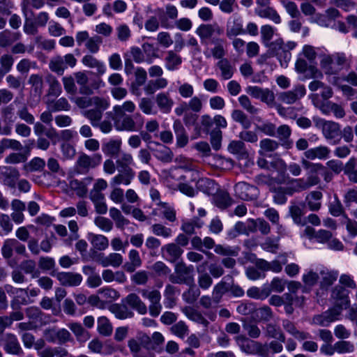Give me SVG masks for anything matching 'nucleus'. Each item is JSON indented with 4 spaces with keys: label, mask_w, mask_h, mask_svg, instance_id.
<instances>
[{
    "label": "nucleus",
    "mask_w": 357,
    "mask_h": 357,
    "mask_svg": "<svg viewBox=\"0 0 357 357\" xmlns=\"http://www.w3.org/2000/svg\"><path fill=\"white\" fill-rule=\"evenodd\" d=\"M135 176V172L133 169L119 171V174L111 180L110 184L112 186H116L121 184L128 185L130 184Z\"/></svg>",
    "instance_id": "nucleus-40"
},
{
    "label": "nucleus",
    "mask_w": 357,
    "mask_h": 357,
    "mask_svg": "<svg viewBox=\"0 0 357 357\" xmlns=\"http://www.w3.org/2000/svg\"><path fill=\"white\" fill-rule=\"evenodd\" d=\"M122 141L121 139H110L108 142L102 144V151L105 155L117 157L119 155Z\"/></svg>",
    "instance_id": "nucleus-32"
},
{
    "label": "nucleus",
    "mask_w": 357,
    "mask_h": 357,
    "mask_svg": "<svg viewBox=\"0 0 357 357\" xmlns=\"http://www.w3.org/2000/svg\"><path fill=\"white\" fill-rule=\"evenodd\" d=\"M215 66L218 70L219 77L222 80L231 79L236 70L235 65L232 64L228 59L219 60Z\"/></svg>",
    "instance_id": "nucleus-23"
},
{
    "label": "nucleus",
    "mask_w": 357,
    "mask_h": 357,
    "mask_svg": "<svg viewBox=\"0 0 357 357\" xmlns=\"http://www.w3.org/2000/svg\"><path fill=\"white\" fill-rule=\"evenodd\" d=\"M102 160L100 153L88 155L79 153L74 166V172L77 174H87L91 169L98 167Z\"/></svg>",
    "instance_id": "nucleus-4"
},
{
    "label": "nucleus",
    "mask_w": 357,
    "mask_h": 357,
    "mask_svg": "<svg viewBox=\"0 0 357 357\" xmlns=\"http://www.w3.org/2000/svg\"><path fill=\"white\" fill-rule=\"evenodd\" d=\"M189 288L187 291H184L182 294L183 299L188 304H193L199 297L201 291L195 283L192 284H187Z\"/></svg>",
    "instance_id": "nucleus-56"
},
{
    "label": "nucleus",
    "mask_w": 357,
    "mask_h": 357,
    "mask_svg": "<svg viewBox=\"0 0 357 357\" xmlns=\"http://www.w3.org/2000/svg\"><path fill=\"white\" fill-rule=\"evenodd\" d=\"M173 130L176 136V146L178 148L185 147L188 144L189 137L181 120H174Z\"/></svg>",
    "instance_id": "nucleus-28"
},
{
    "label": "nucleus",
    "mask_w": 357,
    "mask_h": 357,
    "mask_svg": "<svg viewBox=\"0 0 357 357\" xmlns=\"http://www.w3.org/2000/svg\"><path fill=\"white\" fill-rule=\"evenodd\" d=\"M47 106L48 109L54 112L68 111L70 109V105L68 100L63 97L56 100H48L47 102Z\"/></svg>",
    "instance_id": "nucleus-54"
},
{
    "label": "nucleus",
    "mask_w": 357,
    "mask_h": 357,
    "mask_svg": "<svg viewBox=\"0 0 357 357\" xmlns=\"http://www.w3.org/2000/svg\"><path fill=\"white\" fill-rule=\"evenodd\" d=\"M294 182L296 186L298 192L305 191L311 187L318 185L321 180L318 175H307L306 179L302 178H293Z\"/></svg>",
    "instance_id": "nucleus-35"
},
{
    "label": "nucleus",
    "mask_w": 357,
    "mask_h": 357,
    "mask_svg": "<svg viewBox=\"0 0 357 357\" xmlns=\"http://www.w3.org/2000/svg\"><path fill=\"white\" fill-rule=\"evenodd\" d=\"M316 126L321 128L323 135L327 139H339L341 135L340 126L338 123L326 121L324 119L319 120Z\"/></svg>",
    "instance_id": "nucleus-13"
},
{
    "label": "nucleus",
    "mask_w": 357,
    "mask_h": 357,
    "mask_svg": "<svg viewBox=\"0 0 357 357\" xmlns=\"http://www.w3.org/2000/svg\"><path fill=\"white\" fill-rule=\"evenodd\" d=\"M282 326L287 333L298 341L306 340L311 337V335L309 333L298 330L295 323L289 319H283L282 321Z\"/></svg>",
    "instance_id": "nucleus-26"
},
{
    "label": "nucleus",
    "mask_w": 357,
    "mask_h": 357,
    "mask_svg": "<svg viewBox=\"0 0 357 357\" xmlns=\"http://www.w3.org/2000/svg\"><path fill=\"white\" fill-rule=\"evenodd\" d=\"M197 172H190V181L195 183L197 191H201L206 195H213L216 192L217 184L214 180L206 177L197 178Z\"/></svg>",
    "instance_id": "nucleus-11"
},
{
    "label": "nucleus",
    "mask_w": 357,
    "mask_h": 357,
    "mask_svg": "<svg viewBox=\"0 0 357 357\" xmlns=\"http://www.w3.org/2000/svg\"><path fill=\"white\" fill-rule=\"evenodd\" d=\"M231 116L232 119L241 125L243 128L248 129L252 126V121L248 116L242 110L234 109L232 111Z\"/></svg>",
    "instance_id": "nucleus-57"
},
{
    "label": "nucleus",
    "mask_w": 357,
    "mask_h": 357,
    "mask_svg": "<svg viewBox=\"0 0 357 357\" xmlns=\"http://www.w3.org/2000/svg\"><path fill=\"white\" fill-rule=\"evenodd\" d=\"M93 104L94 107L82 112L83 116L89 121L93 127L102 120L104 111L109 107L107 101L99 97H93Z\"/></svg>",
    "instance_id": "nucleus-6"
},
{
    "label": "nucleus",
    "mask_w": 357,
    "mask_h": 357,
    "mask_svg": "<svg viewBox=\"0 0 357 357\" xmlns=\"http://www.w3.org/2000/svg\"><path fill=\"white\" fill-rule=\"evenodd\" d=\"M229 291V284L223 280L216 284L213 289L212 299L215 303H219L222 296Z\"/></svg>",
    "instance_id": "nucleus-58"
},
{
    "label": "nucleus",
    "mask_w": 357,
    "mask_h": 357,
    "mask_svg": "<svg viewBox=\"0 0 357 357\" xmlns=\"http://www.w3.org/2000/svg\"><path fill=\"white\" fill-rule=\"evenodd\" d=\"M306 93V89L304 85L298 84L293 89L283 91L278 94V100L284 104H294Z\"/></svg>",
    "instance_id": "nucleus-14"
},
{
    "label": "nucleus",
    "mask_w": 357,
    "mask_h": 357,
    "mask_svg": "<svg viewBox=\"0 0 357 357\" xmlns=\"http://www.w3.org/2000/svg\"><path fill=\"white\" fill-rule=\"evenodd\" d=\"M291 130L287 125H282L275 130V136L279 139L282 146L285 149H289L293 146V141L290 139Z\"/></svg>",
    "instance_id": "nucleus-33"
},
{
    "label": "nucleus",
    "mask_w": 357,
    "mask_h": 357,
    "mask_svg": "<svg viewBox=\"0 0 357 357\" xmlns=\"http://www.w3.org/2000/svg\"><path fill=\"white\" fill-rule=\"evenodd\" d=\"M213 124V119L208 114H204L201 116L199 123L195 126V130L199 135L202 133L208 135L212 130Z\"/></svg>",
    "instance_id": "nucleus-42"
},
{
    "label": "nucleus",
    "mask_w": 357,
    "mask_h": 357,
    "mask_svg": "<svg viewBox=\"0 0 357 357\" xmlns=\"http://www.w3.org/2000/svg\"><path fill=\"white\" fill-rule=\"evenodd\" d=\"M169 280L173 284H192L195 281L193 266H187L183 262L177 263L174 272L169 275Z\"/></svg>",
    "instance_id": "nucleus-5"
},
{
    "label": "nucleus",
    "mask_w": 357,
    "mask_h": 357,
    "mask_svg": "<svg viewBox=\"0 0 357 357\" xmlns=\"http://www.w3.org/2000/svg\"><path fill=\"white\" fill-rule=\"evenodd\" d=\"M349 64V59L344 52L324 55L320 61L321 68L327 75L337 74Z\"/></svg>",
    "instance_id": "nucleus-3"
},
{
    "label": "nucleus",
    "mask_w": 357,
    "mask_h": 357,
    "mask_svg": "<svg viewBox=\"0 0 357 357\" xmlns=\"http://www.w3.org/2000/svg\"><path fill=\"white\" fill-rule=\"evenodd\" d=\"M21 34L18 32H12L6 29L0 33V47H6L18 40Z\"/></svg>",
    "instance_id": "nucleus-49"
},
{
    "label": "nucleus",
    "mask_w": 357,
    "mask_h": 357,
    "mask_svg": "<svg viewBox=\"0 0 357 357\" xmlns=\"http://www.w3.org/2000/svg\"><path fill=\"white\" fill-rule=\"evenodd\" d=\"M178 289L172 284H167L164 291V304L167 308H172L176 304V294Z\"/></svg>",
    "instance_id": "nucleus-55"
},
{
    "label": "nucleus",
    "mask_w": 357,
    "mask_h": 357,
    "mask_svg": "<svg viewBox=\"0 0 357 357\" xmlns=\"http://www.w3.org/2000/svg\"><path fill=\"white\" fill-rule=\"evenodd\" d=\"M25 314L26 317L36 325L42 324L44 313L42 312L39 307L35 306L29 307L26 308Z\"/></svg>",
    "instance_id": "nucleus-62"
},
{
    "label": "nucleus",
    "mask_w": 357,
    "mask_h": 357,
    "mask_svg": "<svg viewBox=\"0 0 357 357\" xmlns=\"http://www.w3.org/2000/svg\"><path fill=\"white\" fill-rule=\"evenodd\" d=\"M258 16L262 18H267L278 24L281 22V17L278 12L272 7L267 6L257 11Z\"/></svg>",
    "instance_id": "nucleus-59"
},
{
    "label": "nucleus",
    "mask_w": 357,
    "mask_h": 357,
    "mask_svg": "<svg viewBox=\"0 0 357 357\" xmlns=\"http://www.w3.org/2000/svg\"><path fill=\"white\" fill-rule=\"evenodd\" d=\"M82 63L86 67L93 68L96 70V75L102 76L106 72V66L102 61H99L91 54H86L82 59Z\"/></svg>",
    "instance_id": "nucleus-30"
},
{
    "label": "nucleus",
    "mask_w": 357,
    "mask_h": 357,
    "mask_svg": "<svg viewBox=\"0 0 357 357\" xmlns=\"http://www.w3.org/2000/svg\"><path fill=\"white\" fill-rule=\"evenodd\" d=\"M183 250L176 245L172 243L165 245L161 248L162 257L169 262H176L182 255Z\"/></svg>",
    "instance_id": "nucleus-22"
},
{
    "label": "nucleus",
    "mask_w": 357,
    "mask_h": 357,
    "mask_svg": "<svg viewBox=\"0 0 357 357\" xmlns=\"http://www.w3.org/2000/svg\"><path fill=\"white\" fill-rule=\"evenodd\" d=\"M28 82L31 86V93L37 98V101H39L43 91V77L38 74H33L29 77Z\"/></svg>",
    "instance_id": "nucleus-41"
},
{
    "label": "nucleus",
    "mask_w": 357,
    "mask_h": 357,
    "mask_svg": "<svg viewBox=\"0 0 357 357\" xmlns=\"http://www.w3.org/2000/svg\"><path fill=\"white\" fill-rule=\"evenodd\" d=\"M61 284L66 287H76L81 284L82 276L73 272H59L56 275Z\"/></svg>",
    "instance_id": "nucleus-24"
},
{
    "label": "nucleus",
    "mask_w": 357,
    "mask_h": 357,
    "mask_svg": "<svg viewBox=\"0 0 357 357\" xmlns=\"http://www.w3.org/2000/svg\"><path fill=\"white\" fill-rule=\"evenodd\" d=\"M323 194L318 190H313L309 192L305 198V202L307 207L312 211H317L321 207V199Z\"/></svg>",
    "instance_id": "nucleus-36"
},
{
    "label": "nucleus",
    "mask_w": 357,
    "mask_h": 357,
    "mask_svg": "<svg viewBox=\"0 0 357 357\" xmlns=\"http://www.w3.org/2000/svg\"><path fill=\"white\" fill-rule=\"evenodd\" d=\"M128 346L133 357H154L149 351L143 350L140 344L135 339L130 340Z\"/></svg>",
    "instance_id": "nucleus-51"
},
{
    "label": "nucleus",
    "mask_w": 357,
    "mask_h": 357,
    "mask_svg": "<svg viewBox=\"0 0 357 357\" xmlns=\"http://www.w3.org/2000/svg\"><path fill=\"white\" fill-rule=\"evenodd\" d=\"M112 119L117 131L137 132L141 130L144 124V118L139 112L134 114H114Z\"/></svg>",
    "instance_id": "nucleus-1"
},
{
    "label": "nucleus",
    "mask_w": 357,
    "mask_h": 357,
    "mask_svg": "<svg viewBox=\"0 0 357 357\" xmlns=\"http://www.w3.org/2000/svg\"><path fill=\"white\" fill-rule=\"evenodd\" d=\"M213 202L217 207L223 210L229 207L233 200L227 192L221 190L215 194Z\"/></svg>",
    "instance_id": "nucleus-44"
},
{
    "label": "nucleus",
    "mask_w": 357,
    "mask_h": 357,
    "mask_svg": "<svg viewBox=\"0 0 357 357\" xmlns=\"http://www.w3.org/2000/svg\"><path fill=\"white\" fill-rule=\"evenodd\" d=\"M96 260L103 267L111 266L118 268L123 264V257L121 254L116 252H112L107 256H105L104 253H98Z\"/></svg>",
    "instance_id": "nucleus-20"
},
{
    "label": "nucleus",
    "mask_w": 357,
    "mask_h": 357,
    "mask_svg": "<svg viewBox=\"0 0 357 357\" xmlns=\"http://www.w3.org/2000/svg\"><path fill=\"white\" fill-rule=\"evenodd\" d=\"M182 312L189 319L204 327H207L209 324L208 321L199 311L192 307H185Z\"/></svg>",
    "instance_id": "nucleus-43"
},
{
    "label": "nucleus",
    "mask_w": 357,
    "mask_h": 357,
    "mask_svg": "<svg viewBox=\"0 0 357 357\" xmlns=\"http://www.w3.org/2000/svg\"><path fill=\"white\" fill-rule=\"evenodd\" d=\"M328 211L330 214L334 217L342 215L343 218H345V215H347L345 213L342 204L336 195H334L333 200L328 205Z\"/></svg>",
    "instance_id": "nucleus-60"
},
{
    "label": "nucleus",
    "mask_w": 357,
    "mask_h": 357,
    "mask_svg": "<svg viewBox=\"0 0 357 357\" xmlns=\"http://www.w3.org/2000/svg\"><path fill=\"white\" fill-rule=\"evenodd\" d=\"M246 92L256 99L268 105H272L275 100V95L268 89H262L257 86H250L246 89Z\"/></svg>",
    "instance_id": "nucleus-15"
},
{
    "label": "nucleus",
    "mask_w": 357,
    "mask_h": 357,
    "mask_svg": "<svg viewBox=\"0 0 357 357\" xmlns=\"http://www.w3.org/2000/svg\"><path fill=\"white\" fill-rule=\"evenodd\" d=\"M296 43L288 41L284 43L281 38L272 42L268 48V54L273 57H276L282 67H287L291 59V51L296 47Z\"/></svg>",
    "instance_id": "nucleus-2"
},
{
    "label": "nucleus",
    "mask_w": 357,
    "mask_h": 357,
    "mask_svg": "<svg viewBox=\"0 0 357 357\" xmlns=\"http://www.w3.org/2000/svg\"><path fill=\"white\" fill-rule=\"evenodd\" d=\"M168 81L167 79L160 77L156 79H151L145 85L144 90L148 95L153 94L156 91L163 89L167 87Z\"/></svg>",
    "instance_id": "nucleus-45"
},
{
    "label": "nucleus",
    "mask_w": 357,
    "mask_h": 357,
    "mask_svg": "<svg viewBox=\"0 0 357 357\" xmlns=\"http://www.w3.org/2000/svg\"><path fill=\"white\" fill-rule=\"evenodd\" d=\"M153 155L158 160L164 163H169L173 160L174 153L167 146L160 145L158 149L153 150Z\"/></svg>",
    "instance_id": "nucleus-47"
},
{
    "label": "nucleus",
    "mask_w": 357,
    "mask_h": 357,
    "mask_svg": "<svg viewBox=\"0 0 357 357\" xmlns=\"http://www.w3.org/2000/svg\"><path fill=\"white\" fill-rule=\"evenodd\" d=\"M340 316L339 309H330L320 314L314 315L312 324L320 326H328L331 323L338 319Z\"/></svg>",
    "instance_id": "nucleus-17"
},
{
    "label": "nucleus",
    "mask_w": 357,
    "mask_h": 357,
    "mask_svg": "<svg viewBox=\"0 0 357 357\" xmlns=\"http://www.w3.org/2000/svg\"><path fill=\"white\" fill-rule=\"evenodd\" d=\"M280 341L272 340L269 343H261L259 345L260 357H273L275 354H279L283 350V345Z\"/></svg>",
    "instance_id": "nucleus-27"
},
{
    "label": "nucleus",
    "mask_w": 357,
    "mask_h": 357,
    "mask_svg": "<svg viewBox=\"0 0 357 357\" xmlns=\"http://www.w3.org/2000/svg\"><path fill=\"white\" fill-rule=\"evenodd\" d=\"M155 102L162 114L170 113L174 104L169 92L158 93L155 97Z\"/></svg>",
    "instance_id": "nucleus-25"
},
{
    "label": "nucleus",
    "mask_w": 357,
    "mask_h": 357,
    "mask_svg": "<svg viewBox=\"0 0 357 357\" xmlns=\"http://www.w3.org/2000/svg\"><path fill=\"white\" fill-rule=\"evenodd\" d=\"M1 345L8 354L22 356L24 354L17 335L14 333H6L3 335Z\"/></svg>",
    "instance_id": "nucleus-8"
},
{
    "label": "nucleus",
    "mask_w": 357,
    "mask_h": 357,
    "mask_svg": "<svg viewBox=\"0 0 357 357\" xmlns=\"http://www.w3.org/2000/svg\"><path fill=\"white\" fill-rule=\"evenodd\" d=\"M163 183L170 189L176 190L179 182L188 181V174H182L181 167H174L162 171Z\"/></svg>",
    "instance_id": "nucleus-9"
},
{
    "label": "nucleus",
    "mask_w": 357,
    "mask_h": 357,
    "mask_svg": "<svg viewBox=\"0 0 357 357\" xmlns=\"http://www.w3.org/2000/svg\"><path fill=\"white\" fill-rule=\"evenodd\" d=\"M165 68L169 70H175L182 63V58L174 51L169 50L165 58Z\"/></svg>",
    "instance_id": "nucleus-50"
},
{
    "label": "nucleus",
    "mask_w": 357,
    "mask_h": 357,
    "mask_svg": "<svg viewBox=\"0 0 357 357\" xmlns=\"http://www.w3.org/2000/svg\"><path fill=\"white\" fill-rule=\"evenodd\" d=\"M237 341L243 352L248 354H257L260 357L259 345H261V342L250 340L248 338L243 336L238 337Z\"/></svg>",
    "instance_id": "nucleus-37"
},
{
    "label": "nucleus",
    "mask_w": 357,
    "mask_h": 357,
    "mask_svg": "<svg viewBox=\"0 0 357 357\" xmlns=\"http://www.w3.org/2000/svg\"><path fill=\"white\" fill-rule=\"evenodd\" d=\"M344 174L350 182L357 183V159L351 158L345 164Z\"/></svg>",
    "instance_id": "nucleus-48"
},
{
    "label": "nucleus",
    "mask_w": 357,
    "mask_h": 357,
    "mask_svg": "<svg viewBox=\"0 0 357 357\" xmlns=\"http://www.w3.org/2000/svg\"><path fill=\"white\" fill-rule=\"evenodd\" d=\"M93 181V178L87 176L82 180L73 178L69 181V188L75 192L77 197L84 198L88 194L87 185H89Z\"/></svg>",
    "instance_id": "nucleus-21"
},
{
    "label": "nucleus",
    "mask_w": 357,
    "mask_h": 357,
    "mask_svg": "<svg viewBox=\"0 0 357 357\" xmlns=\"http://www.w3.org/2000/svg\"><path fill=\"white\" fill-rule=\"evenodd\" d=\"M142 48L147 63L151 64L153 62L154 59L160 57L159 48L153 44L144 43L142 44Z\"/></svg>",
    "instance_id": "nucleus-52"
},
{
    "label": "nucleus",
    "mask_w": 357,
    "mask_h": 357,
    "mask_svg": "<svg viewBox=\"0 0 357 357\" xmlns=\"http://www.w3.org/2000/svg\"><path fill=\"white\" fill-rule=\"evenodd\" d=\"M178 17V10L176 7L172 4H167L165 10H159L158 18L162 26L165 28L169 27L168 20H176Z\"/></svg>",
    "instance_id": "nucleus-31"
},
{
    "label": "nucleus",
    "mask_w": 357,
    "mask_h": 357,
    "mask_svg": "<svg viewBox=\"0 0 357 357\" xmlns=\"http://www.w3.org/2000/svg\"><path fill=\"white\" fill-rule=\"evenodd\" d=\"M243 34H245V31L243 29L242 18L237 15H234L227 22L226 36L228 38L232 39L238 35Z\"/></svg>",
    "instance_id": "nucleus-16"
},
{
    "label": "nucleus",
    "mask_w": 357,
    "mask_h": 357,
    "mask_svg": "<svg viewBox=\"0 0 357 357\" xmlns=\"http://www.w3.org/2000/svg\"><path fill=\"white\" fill-rule=\"evenodd\" d=\"M49 68L52 72L57 73L59 75H62L66 69L63 56H54L50 61Z\"/></svg>",
    "instance_id": "nucleus-64"
},
{
    "label": "nucleus",
    "mask_w": 357,
    "mask_h": 357,
    "mask_svg": "<svg viewBox=\"0 0 357 357\" xmlns=\"http://www.w3.org/2000/svg\"><path fill=\"white\" fill-rule=\"evenodd\" d=\"M270 190L273 193L274 203L280 205L287 202V196H292L294 193L298 192L293 178L285 186H271Z\"/></svg>",
    "instance_id": "nucleus-7"
},
{
    "label": "nucleus",
    "mask_w": 357,
    "mask_h": 357,
    "mask_svg": "<svg viewBox=\"0 0 357 357\" xmlns=\"http://www.w3.org/2000/svg\"><path fill=\"white\" fill-rule=\"evenodd\" d=\"M265 336L268 338L276 339L281 342H285L286 337L280 326L273 324H266L264 328Z\"/></svg>",
    "instance_id": "nucleus-46"
},
{
    "label": "nucleus",
    "mask_w": 357,
    "mask_h": 357,
    "mask_svg": "<svg viewBox=\"0 0 357 357\" xmlns=\"http://www.w3.org/2000/svg\"><path fill=\"white\" fill-rule=\"evenodd\" d=\"M109 310L119 319L132 318L134 316L132 310L128 307V305L123 302V300L121 301V303L112 305L109 307Z\"/></svg>",
    "instance_id": "nucleus-34"
},
{
    "label": "nucleus",
    "mask_w": 357,
    "mask_h": 357,
    "mask_svg": "<svg viewBox=\"0 0 357 357\" xmlns=\"http://www.w3.org/2000/svg\"><path fill=\"white\" fill-rule=\"evenodd\" d=\"M20 176L18 170L12 167H2L0 169V179L4 185L15 188L16 181Z\"/></svg>",
    "instance_id": "nucleus-19"
},
{
    "label": "nucleus",
    "mask_w": 357,
    "mask_h": 357,
    "mask_svg": "<svg viewBox=\"0 0 357 357\" xmlns=\"http://www.w3.org/2000/svg\"><path fill=\"white\" fill-rule=\"evenodd\" d=\"M132 155L129 153H121L119 158L116 160L118 171H127L132 169L130 166L133 165Z\"/></svg>",
    "instance_id": "nucleus-53"
},
{
    "label": "nucleus",
    "mask_w": 357,
    "mask_h": 357,
    "mask_svg": "<svg viewBox=\"0 0 357 357\" xmlns=\"http://www.w3.org/2000/svg\"><path fill=\"white\" fill-rule=\"evenodd\" d=\"M236 195L243 200H252L257 197V188L245 182H239L235 185Z\"/></svg>",
    "instance_id": "nucleus-18"
},
{
    "label": "nucleus",
    "mask_w": 357,
    "mask_h": 357,
    "mask_svg": "<svg viewBox=\"0 0 357 357\" xmlns=\"http://www.w3.org/2000/svg\"><path fill=\"white\" fill-rule=\"evenodd\" d=\"M128 307L136 310L140 314H145L147 312V307L141 298L135 293L129 294L126 297L123 298Z\"/></svg>",
    "instance_id": "nucleus-29"
},
{
    "label": "nucleus",
    "mask_w": 357,
    "mask_h": 357,
    "mask_svg": "<svg viewBox=\"0 0 357 357\" xmlns=\"http://www.w3.org/2000/svg\"><path fill=\"white\" fill-rule=\"evenodd\" d=\"M330 149L326 146H319L315 148L307 149L304 152V155L307 160H324L328 158Z\"/></svg>",
    "instance_id": "nucleus-38"
},
{
    "label": "nucleus",
    "mask_w": 357,
    "mask_h": 357,
    "mask_svg": "<svg viewBox=\"0 0 357 357\" xmlns=\"http://www.w3.org/2000/svg\"><path fill=\"white\" fill-rule=\"evenodd\" d=\"M331 296L334 303V307L332 309H339L340 314L343 309H347L349 307L350 302L349 293L343 287H335Z\"/></svg>",
    "instance_id": "nucleus-12"
},
{
    "label": "nucleus",
    "mask_w": 357,
    "mask_h": 357,
    "mask_svg": "<svg viewBox=\"0 0 357 357\" xmlns=\"http://www.w3.org/2000/svg\"><path fill=\"white\" fill-rule=\"evenodd\" d=\"M44 338L50 343L64 344L71 339L70 332L66 328H46L43 332Z\"/></svg>",
    "instance_id": "nucleus-10"
},
{
    "label": "nucleus",
    "mask_w": 357,
    "mask_h": 357,
    "mask_svg": "<svg viewBox=\"0 0 357 357\" xmlns=\"http://www.w3.org/2000/svg\"><path fill=\"white\" fill-rule=\"evenodd\" d=\"M204 225L203 221L198 218H194L188 221L183 222L181 225V230L188 235H192L195 233V228H201Z\"/></svg>",
    "instance_id": "nucleus-63"
},
{
    "label": "nucleus",
    "mask_w": 357,
    "mask_h": 357,
    "mask_svg": "<svg viewBox=\"0 0 357 357\" xmlns=\"http://www.w3.org/2000/svg\"><path fill=\"white\" fill-rule=\"evenodd\" d=\"M129 261L126 262L123 268L128 273H133L136 268L140 267L142 261L140 258L139 252L135 249L130 250L128 253Z\"/></svg>",
    "instance_id": "nucleus-39"
},
{
    "label": "nucleus",
    "mask_w": 357,
    "mask_h": 357,
    "mask_svg": "<svg viewBox=\"0 0 357 357\" xmlns=\"http://www.w3.org/2000/svg\"><path fill=\"white\" fill-rule=\"evenodd\" d=\"M275 29L269 24L263 25L260 29L261 40L262 43L266 47H269L272 44L271 40L273 38Z\"/></svg>",
    "instance_id": "nucleus-61"
}]
</instances>
